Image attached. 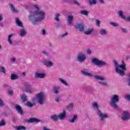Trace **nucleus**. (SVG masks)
<instances>
[{
  "label": "nucleus",
  "instance_id": "1",
  "mask_svg": "<svg viewBox=\"0 0 130 130\" xmlns=\"http://www.w3.org/2000/svg\"><path fill=\"white\" fill-rule=\"evenodd\" d=\"M32 8L35 10V11L29 12L28 19L34 25H36L37 22L43 21L45 19L46 14L44 11L40 10V7L37 4L32 5Z\"/></svg>",
  "mask_w": 130,
  "mask_h": 130
},
{
  "label": "nucleus",
  "instance_id": "2",
  "mask_svg": "<svg viewBox=\"0 0 130 130\" xmlns=\"http://www.w3.org/2000/svg\"><path fill=\"white\" fill-rule=\"evenodd\" d=\"M32 101L37 102L42 105L44 104V101H45V93L43 91H40L36 94L35 98L32 99Z\"/></svg>",
  "mask_w": 130,
  "mask_h": 130
},
{
  "label": "nucleus",
  "instance_id": "3",
  "mask_svg": "<svg viewBox=\"0 0 130 130\" xmlns=\"http://www.w3.org/2000/svg\"><path fill=\"white\" fill-rule=\"evenodd\" d=\"M114 64L115 68V70L117 74H119L120 76H123L125 75L124 71L126 70V67L125 64L118 65L116 60L114 61Z\"/></svg>",
  "mask_w": 130,
  "mask_h": 130
},
{
  "label": "nucleus",
  "instance_id": "4",
  "mask_svg": "<svg viewBox=\"0 0 130 130\" xmlns=\"http://www.w3.org/2000/svg\"><path fill=\"white\" fill-rule=\"evenodd\" d=\"M92 106L95 110H96V114L98 115L100 117L101 120H103L104 119H105V118H108V115L105 113H103L100 110H99V106L98 105V104L97 103H93L92 104Z\"/></svg>",
  "mask_w": 130,
  "mask_h": 130
},
{
  "label": "nucleus",
  "instance_id": "5",
  "mask_svg": "<svg viewBox=\"0 0 130 130\" xmlns=\"http://www.w3.org/2000/svg\"><path fill=\"white\" fill-rule=\"evenodd\" d=\"M119 96L116 94H113L111 98L110 102V105L114 108V109H117V103L119 101Z\"/></svg>",
  "mask_w": 130,
  "mask_h": 130
},
{
  "label": "nucleus",
  "instance_id": "6",
  "mask_svg": "<svg viewBox=\"0 0 130 130\" xmlns=\"http://www.w3.org/2000/svg\"><path fill=\"white\" fill-rule=\"evenodd\" d=\"M81 72L83 75H84V76H87L88 77H93V78H94V79L96 80H100L101 81H105L106 80L105 77L104 76L98 75L94 76L93 74L90 73L86 71H82Z\"/></svg>",
  "mask_w": 130,
  "mask_h": 130
},
{
  "label": "nucleus",
  "instance_id": "7",
  "mask_svg": "<svg viewBox=\"0 0 130 130\" xmlns=\"http://www.w3.org/2000/svg\"><path fill=\"white\" fill-rule=\"evenodd\" d=\"M91 61L93 62V63H94V64H96V66H98V67H103V66H106V62L102 60H100L96 58H92L91 59Z\"/></svg>",
  "mask_w": 130,
  "mask_h": 130
},
{
  "label": "nucleus",
  "instance_id": "8",
  "mask_svg": "<svg viewBox=\"0 0 130 130\" xmlns=\"http://www.w3.org/2000/svg\"><path fill=\"white\" fill-rule=\"evenodd\" d=\"M121 118L122 120L126 121L127 120H129L130 119V112L127 111H125L123 112L121 115Z\"/></svg>",
  "mask_w": 130,
  "mask_h": 130
},
{
  "label": "nucleus",
  "instance_id": "9",
  "mask_svg": "<svg viewBox=\"0 0 130 130\" xmlns=\"http://www.w3.org/2000/svg\"><path fill=\"white\" fill-rule=\"evenodd\" d=\"M77 59L78 61H79V62H83L84 60H85L86 59V55H85L83 53H80L78 55Z\"/></svg>",
  "mask_w": 130,
  "mask_h": 130
},
{
  "label": "nucleus",
  "instance_id": "10",
  "mask_svg": "<svg viewBox=\"0 0 130 130\" xmlns=\"http://www.w3.org/2000/svg\"><path fill=\"white\" fill-rule=\"evenodd\" d=\"M118 14L119 16L120 17V18H121V19L125 20L127 22H130V16H129L127 18H125V16H124V15H123V12L121 11L118 12Z\"/></svg>",
  "mask_w": 130,
  "mask_h": 130
},
{
  "label": "nucleus",
  "instance_id": "11",
  "mask_svg": "<svg viewBox=\"0 0 130 130\" xmlns=\"http://www.w3.org/2000/svg\"><path fill=\"white\" fill-rule=\"evenodd\" d=\"M58 117L59 119H61V120L64 119L67 117V113L66 111H63L62 113H60L59 115H58Z\"/></svg>",
  "mask_w": 130,
  "mask_h": 130
},
{
  "label": "nucleus",
  "instance_id": "12",
  "mask_svg": "<svg viewBox=\"0 0 130 130\" xmlns=\"http://www.w3.org/2000/svg\"><path fill=\"white\" fill-rule=\"evenodd\" d=\"M44 63L46 67H47L48 68H51V67H53V62L48 61V60H46L44 61Z\"/></svg>",
  "mask_w": 130,
  "mask_h": 130
},
{
  "label": "nucleus",
  "instance_id": "13",
  "mask_svg": "<svg viewBox=\"0 0 130 130\" xmlns=\"http://www.w3.org/2000/svg\"><path fill=\"white\" fill-rule=\"evenodd\" d=\"M35 76L36 78H40V79H43L45 77V74L41 73L39 72H36Z\"/></svg>",
  "mask_w": 130,
  "mask_h": 130
},
{
  "label": "nucleus",
  "instance_id": "14",
  "mask_svg": "<svg viewBox=\"0 0 130 130\" xmlns=\"http://www.w3.org/2000/svg\"><path fill=\"white\" fill-rule=\"evenodd\" d=\"M67 20L69 25H72L73 21L74 20V16H73V15H69L67 17Z\"/></svg>",
  "mask_w": 130,
  "mask_h": 130
},
{
  "label": "nucleus",
  "instance_id": "15",
  "mask_svg": "<svg viewBox=\"0 0 130 130\" xmlns=\"http://www.w3.org/2000/svg\"><path fill=\"white\" fill-rule=\"evenodd\" d=\"M75 27L79 31H83L84 30V24H77Z\"/></svg>",
  "mask_w": 130,
  "mask_h": 130
},
{
  "label": "nucleus",
  "instance_id": "16",
  "mask_svg": "<svg viewBox=\"0 0 130 130\" xmlns=\"http://www.w3.org/2000/svg\"><path fill=\"white\" fill-rule=\"evenodd\" d=\"M14 35H15V34H10L8 36V43L10 44V45H12V44H13V40L12 39V38L13 37V36H14Z\"/></svg>",
  "mask_w": 130,
  "mask_h": 130
},
{
  "label": "nucleus",
  "instance_id": "17",
  "mask_svg": "<svg viewBox=\"0 0 130 130\" xmlns=\"http://www.w3.org/2000/svg\"><path fill=\"white\" fill-rule=\"evenodd\" d=\"M15 108L17 111L19 112V113H20V114H22L23 113V110H22V108L21 107V106L18 105H16Z\"/></svg>",
  "mask_w": 130,
  "mask_h": 130
},
{
  "label": "nucleus",
  "instance_id": "18",
  "mask_svg": "<svg viewBox=\"0 0 130 130\" xmlns=\"http://www.w3.org/2000/svg\"><path fill=\"white\" fill-rule=\"evenodd\" d=\"M58 81L60 83H61L64 86H69V84H68V82H67V81L64 79L59 78H58Z\"/></svg>",
  "mask_w": 130,
  "mask_h": 130
},
{
  "label": "nucleus",
  "instance_id": "19",
  "mask_svg": "<svg viewBox=\"0 0 130 130\" xmlns=\"http://www.w3.org/2000/svg\"><path fill=\"white\" fill-rule=\"evenodd\" d=\"M9 6L11 8L12 12H13V13H18V12H19L18 9L15 8V7H14V5L13 4H12L11 3L9 4Z\"/></svg>",
  "mask_w": 130,
  "mask_h": 130
},
{
  "label": "nucleus",
  "instance_id": "20",
  "mask_svg": "<svg viewBox=\"0 0 130 130\" xmlns=\"http://www.w3.org/2000/svg\"><path fill=\"white\" fill-rule=\"evenodd\" d=\"M78 120V116L74 115L73 116V118L69 120V122H71V123H74L75 121H77Z\"/></svg>",
  "mask_w": 130,
  "mask_h": 130
},
{
  "label": "nucleus",
  "instance_id": "21",
  "mask_svg": "<svg viewBox=\"0 0 130 130\" xmlns=\"http://www.w3.org/2000/svg\"><path fill=\"white\" fill-rule=\"evenodd\" d=\"M94 31V28H88L86 31L84 32L85 35H90Z\"/></svg>",
  "mask_w": 130,
  "mask_h": 130
},
{
  "label": "nucleus",
  "instance_id": "22",
  "mask_svg": "<svg viewBox=\"0 0 130 130\" xmlns=\"http://www.w3.org/2000/svg\"><path fill=\"white\" fill-rule=\"evenodd\" d=\"M26 33L27 32L25 29H20L19 31V35L20 36H21V37H23V36H25V35H26Z\"/></svg>",
  "mask_w": 130,
  "mask_h": 130
},
{
  "label": "nucleus",
  "instance_id": "23",
  "mask_svg": "<svg viewBox=\"0 0 130 130\" xmlns=\"http://www.w3.org/2000/svg\"><path fill=\"white\" fill-rule=\"evenodd\" d=\"M99 83L102 86H103L104 87H108V86H109L108 83L105 81H99Z\"/></svg>",
  "mask_w": 130,
  "mask_h": 130
},
{
  "label": "nucleus",
  "instance_id": "24",
  "mask_svg": "<svg viewBox=\"0 0 130 130\" xmlns=\"http://www.w3.org/2000/svg\"><path fill=\"white\" fill-rule=\"evenodd\" d=\"M107 33H108L107 30L104 29H101L99 31V34H100V35H106Z\"/></svg>",
  "mask_w": 130,
  "mask_h": 130
},
{
  "label": "nucleus",
  "instance_id": "25",
  "mask_svg": "<svg viewBox=\"0 0 130 130\" xmlns=\"http://www.w3.org/2000/svg\"><path fill=\"white\" fill-rule=\"evenodd\" d=\"M16 130H26V127L22 125L17 126L15 127Z\"/></svg>",
  "mask_w": 130,
  "mask_h": 130
},
{
  "label": "nucleus",
  "instance_id": "26",
  "mask_svg": "<svg viewBox=\"0 0 130 130\" xmlns=\"http://www.w3.org/2000/svg\"><path fill=\"white\" fill-rule=\"evenodd\" d=\"M39 120L37 118H31L28 120V122H38Z\"/></svg>",
  "mask_w": 130,
  "mask_h": 130
},
{
  "label": "nucleus",
  "instance_id": "27",
  "mask_svg": "<svg viewBox=\"0 0 130 130\" xmlns=\"http://www.w3.org/2000/svg\"><path fill=\"white\" fill-rule=\"evenodd\" d=\"M80 14H81V15H84V16H88V14H89V11L86 10H82L80 11Z\"/></svg>",
  "mask_w": 130,
  "mask_h": 130
},
{
  "label": "nucleus",
  "instance_id": "28",
  "mask_svg": "<svg viewBox=\"0 0 130 130\" xmlns=\"http://www.w3.org/2000/svg\"><path fill=\"white\" fill-rule=\"evenodd\" d=\"M110 24L113 26V27H119V24L117 22H110Z\"/></svg>",
  "mask_w": 130,
  "mask_h": 130
},
{
  "label": "nucleus",
  "instance_id": "29",
  "mask_svg": "<svg viewBox=\"0 0 130 130\" xmlns=\"http://www.w3.org/2000/svg\"><path fill=\"white\" fill-rule=\"evenodd\" d=\"M16 22L17 25H18L19 27H22V22L20 21V20H19V18H16Z\"/></svg>",
  "mask_w": 130,
  "mask_h": 130
},
{
  "label": "nucleus",
  "instance_id": "30",
  "mask_svg": "<svg viewBox=\"0 0 130 130\" xmlns=\"http://www.w3.org/2000/svg\"><path fill=\"white\" fill-rule=\"evenodd\" d=\"M51 118L53 120H57L58 119V115H53L51 116Z\"/></svg>",
  "mask_w": 130,
  "mask_h": 130
},
{
  "label": "nucleus",
  "instance_id": "31",
  "mask_svg": "<svg viewBox=\"0 0 130 130\" xmlns=\"http://www.w3.org/2000/svg\"><path fill=\"white\" fill-rule=\"evenodd\" d=\"M60 16V14L57 13L55 14V20L57 22H59V17Z\"/></svg>",
  "mask_w": 130,
  "mask_h": 130
},
{
  "label": "nucleus",
  "instance_id": "32",
  "mask_svg": "<svg viewBox=\"0 0 130 130\" xmlns=\"http://www.w3.org/2000/svg\"><path fill=\"white\" fill-rule=\"evenodd\" d=\"M11 80H16V79H18V76L16 74H12L11 76Z\"/></svg>",
  "mask_w": 130,
  "mask_h": 130
},
{
  "label": "nucleus",
  "instance_id": "33",
  "mask_svg": "<svg viewBox=\"0 0 130 130\" xmlns=\"http://www.w3.org/2000/svg\"><path fill=\"white\" fill-rule=\"evenodd\" d=\"M89 3L90 5H96L97 4V1L96 0H89Z\"/></svg>",
  "mask_w": 130,
  "mask_h": 130
},
{
  "label": "nucleus",
  "instance_id": "34",
  "mask_svg": "<svg viewBox=\"0 0 130 130\" xmlns=\"http://www.w3.org/2000/svg\"><path fill=\"white\" fill-rule=\"evenodd\" d=\"M64 1H66V2H68V3H73L75 5H77V6H80V4H79V3L77 2V1H74L72 2L71 0H64Z\"/></svg>",
  "mask_w": 130,
  "mask_h": 130
},
{
  "label": "nucleus",
  "instance_id": "35",
  "mask_svg": "<svg viewBox=\"0 0 130 130\" xmlns=\"http://www.w3.org/2000/svg\"><path fill=\"white\" fill-rule=\"evenodd\" d=\"M60 88V87L58 86L54 87V92L55 94H57V93H58V90H59Z\"/></svg>",
  "mask_w": 130,
  "mask_h": 130
},
{
  "label": "nucleus",
  "instance_id": "36",
  "mask_svg": "<svg viewBox=\"0 0 130 130\" xmlns=\"http://www.w3.org/2000/svg\"><path fill=\"white\" fill-rule=\"evenodd\" d=\"M21 98L22 100L23 101V102H25V101H26L27 96L24 94L21 95Z\"/></svg>",
  "mask_w": 130,
  "mask_h": 130
},
{
  "label": "nucleus",
  "instance_id": "37",
  "mask_svg": "<svg viewBox=\"0 0 130 130\" xmlns=\"http://www.w3.org/2000/svg\"><path fill=\"white\" fill-rule=\"evenodd\" d=\"M0 72L1 73H3V74H6V68L4 67H0Z\"/></svg>",
  "mask_w": 130,
  "mask_h": 130
},
{
  "label": "nucleus",
  "instance_id": "38",
  "mask_svg": "<svg viewBox=\"0 0 130 130\" xmlns=\"http://www.w3.org/2000/svg\"><path fill=\"white\" fill-rule=\"evenodd\" d=\"M26 106H28V107H32L33 106V104H32L30 102H27L26 104Z\"/></svg>",
  "mask_w": 130,
  "mask_h": 130
},
{
  "label": "nucleus",
  "instance_id": "39",
  "mask_svg": "<svg viewBox=\"0 0 130 130\" xmlns=\"http://www.w3.org/2000/svg\"><path fill=\"white\" fill-rule=\"evenodd\" d=\"M73 107H74V104L72 103L69 104V105H68L69 109H72L73 108Z\"/></svg>",
  "mask_w": 130,
  "mask_h": 130
},
{
  "label": "nucleus",
  "instance_id": "40",
  "mask_svg": "<svg viewBox=\"0 0 130 130\" xmlns=\"http://www.w3.org/2000/svg\"><path fill=\"white\" fill-rule=\"evenodd\" d=\"M5 124H6V122H5V120H3L0 121V126H3V125H5Z\"/></svg>",
  "mask_w": 130,
  "mask_h": 130
},
{
  "label": "nucleus",
  "instance_id": "41",
  "mask_svg": "<svg viewBox=\"0 0 130 130\" xmlns=\"http://www.w3.org/2000/svg\"><path fill=\"white\" fill-rule=\"evenodd\" d=\"M100 22H101V21H100V20H96L95 21V24H96V25L98 27H99V26H100Z\"/></svg>",
  "mask_w": 130,
  "mask_h": 130
},
{
  "label": "nucleus",
  "instance_id": "42",
  "mask_svg": "<svg viewBox=\"0 0 130 130\" xmlns=\"http://www.w3.org/2000/svg\"><path fill=\"white\" fill-rule=\"evenodd\" d=\"M87 54H91L92 53V51L90 50V49H87L86 50Z\"/></svg>",
  "mask_w": 130,
  "mask_h": 130
},
{
  "label": "nucleus",
  "instance_id": "43",
  "mask_svg": "<svg viewBox=\"0 0 130 130\" xmlns=\"http://www.w3.org/2000/svg\"><path fill=\"white\" fill-rule=\"evenodd\" d=\"M26 92H28V93H33V89H27L26 90Z\"/></svg>",
  "mask_w": 130,
  "mask_h": 130
},
{
  "label": "nucleus",
  "instance_id": "44",
  "mask_svg": "<svg viewBox=\"0 0 130 130\" xmlns=\"http://www.w3.org/2000/svg\"><path fill=\"white\" fill-rule=\"evenodd\" d=\"M2 106H4V101H3V100L0 99V107H2Z\"/></svg>",
  "mask_w": 130,
  "mask_h": 130
},
{
  "label": "nucleus",
  "instance_id": "45",
  "mask_svg": "<svg viewBox=\"0 0 130 130\" xmlns=\"http://www.w3.org/2000/svg\"><path fill=\"white\" fill-rule=\"evenodd\" d=\"M42 35H46V30L45 29H42Z\"/></svg>",
  "mask_w": 130,
  "mask_h": 130
},
{
  "label": "nucleus",
  "instance_id": "46",
  "mask_svg": "<svg viewBox=\"0 0 130 130\" xmlns=\"http://www.w3.org/2000/svg\"><path fill=\"white\" fill-rule=\"evenodd\" d=\"M121 30L122 32H123V33H126L127 32L126 29L125 28H121Z\"/></svg>",
  "mask_w": 130,
  "mask_h": 130
},
{
  "label": "nucleus",
  "instance_id": "47",
  "mask_svg": "<svg viewBox=\"0 0 130 130\" xmlns=\"http://www.w3.org/2000/svg\"><path fill=\"white\" fill-rule=\"evenodd\" d=\"M100 4H101V5H104V4H105V2H104V0H99Z\"/></svg>",
  "mask_w": 130,
  "mask_h": 130
},
{
  "label": "nucleus",
  "instance_id": "48",
  "mask_svg": "<svg viewBox=\"0 0 130 130\" xmlns=\"http://www.w3.org/2000/svg\"><path fill=\"white\" fill-rule=\"evenodd\" d=\"M67 35H68V32H65L64 34L61 35V37L62 38L66 37Z\"/></svg>",
  "mask_w": 130,
  "mask_h": 130
},
{
  "label": "nucleus",
  "instance_id": "49",
  "mask_svg": "<svg viewBox=\"0 0 130 130\" xmlns=\"http://www.w3.org/2000/svg\"><path fill=\"white\" fill-rule=\"evenodd\" d=\"M125 98L127 99L129 101H130V95L127 94L125 96Z\"/></svg>",
  "mask_w": 130,
  "mask_h": 130
},
{
  "label": "nucleus",
  "instance_id": "50",
  "mask_svg": "<svg viewBox=\"0 0 130 130\" xmlns=\"http://www.w3.org/2000/svg\"><path fill=\"white\" fill-rule=\"evenodd\" d=\"M59 99H60V97L58 96L55 99L56 102H59Z\"/></svg>",
  "mask_w": 130,
  "mask_h": 130
},
{
  "label": "nucleus",
  "instance_id": "51",
  "mask_svg": "<svg viewBox=\"0 0 130 130\" xmlns=\"http://www.w3.org/2000/svg\"><path fill=\"white\" fill-rule=\"evenodd\" d=\"M43 53H44L46 56H48V53L46 51H43Z\"/></svg>",
  "mask_w": 130,
  "mask_h": 130
},
{
  "label": "nucleus",
  "instance_id": "52",
  "mask_svg": "<svg viewBox=\"0 0 130 130\" xmlns=\"http://www.w3.org/2000/svg\"><path fill=\"white\" fill-rule=\"evenodd\" d=\"M13 94V90H8V94L9 95H12Z\"/></svg>",
  "mask_w": 130,
  "mask_h": 130
},
{
  "label": "nucleus",
  "instance_id": "53",
  "mask_svg": "<svg viewBox=\"0 0 130 130\" xmlns=\"http://www.w3.org/2000/svg\"><path fill=\"white\" fill-rule=\"evenodd\" d=\"M11 61H12L13 62H15V61H16V58L15 57L11 58Z\"/></svg>",
  "mask_w": 130,
  "mask_h": 130
},
{
  "label": "nucleus",
  "instance_id": "54",
  "mask_svg": "<svg viewBox=\"0 0 130 130\" xmlns=\"http://www.w3.org/2000/svg\"><path fill=\"white\" fill-rule=\"evenodd\" d=\"M3 16L2 14H0V22L1 21H3Z\"/></svg>",
  "mask_w": 130,
  "mask_h": 130
},
{
  "label": "nucleus",
  "instance_id": "55",
  "mask_svg": "<svg viewBox=\"0 0 130 130\" xmlns=\"http://www.w3.org/2000/svg\"><path fill=\"white\" fill-rule=\"evenodd\" d=\"M43 130H51L50 129H48V128L46 127H44L43 128Z\"/></svg>",
  "mask_w": 130,
  "mask_h": 130
},
{
  "label": "nucleus",
  "instance_id": "56",
  "mask_svg": "<svg viewBox=\"0 0 130 130\" xmlns=\"http://www.w3.org/2000/svg\"><path fill=\"white\" fill-rule=\"evenodd\" d=\"M127 82L128 86H130V79H128Z\"/></svg>",
  "mask_w": 130,
  "mask_h": 130
},
{
  "label": "nucleus",
  "instance_id": "57",
  "mask_svg": "<svg viewBox=\"0 0 130 130\" xmlns=\"http://www.w3.org/2000/svg\"><path fill=\"white\" fill-rule=\"evenodd\" d=\"M0 26H1V27H3L4 26V23H0Z\"/></svg>",
  "mask_w": 130,
  "mask_h": 130
},
{
  "label": "nucleus",
  "instance_id": "58",
  "mask_svg": "<svg viewBox=\"0 0 130 130\" xmlns=\"http://www.w3.org/2000/svg\"><path fill=\"white\" fill-rule=\"evenodd\" d=\"M22 75L23 76H25L26 75V72H22Z\"/></svg>",
  "mask_w": 130,
  "mask_h": 130
},
{
  "label": "nucleus",
  "instance_id": "59",
  "mask_svg": "<svg viewBox=\"0 0 130 130\" xmlns=\"http://www.w3.org/2000/svg\"><path fill=\"white\" fill-rule=\"evenodd\" d=\"M127 77H128V78H130V73H129V74L127 75Z\"/></svg>",
  "mask_w": 130,
  "mask_h": 130
},
{
  "label": "nucleus",
  "instance_id": "60",
  "mask_svg": "<svg viewBox=\"0 0 130 130\" xmlns=\"http://www.w3.org/2000/svg\"><path fill=\"white\" fill-rule=\"evenodd\" d=\"M0 49H2V46L0 45Z\"/></svg>",
  "mask_w": 130,
  "mask_h": 130
},
{
  "label": "nucleus",
  "instance_id": "61",
  "mask_svg": "<svg viewBox=\"0 0 130 130\" xmlns=\"http://www.w3.org/2000/svg\"><path fill=\"white\" fill-rule=\"evenodd\" d=\"M34 2H36L37 0H32Z\"/></svg>",
  "mask_w": 130,
  "mask_h": 130
},
{
  "label": "nucleus",
  "instance_id": "62",
  "mask_svg": "<svg viewBox=\"0 0 130 130\" xmlns=\"http://www.w3.org/2000/svg\"><path fill=\"white\" fill-rule=\"evenodd\" d=\"M56 27V28H58V26H57V25Z\"/></svg>",
  "mask_w": 130,
  "mask_h": 130
}]
</instances>
